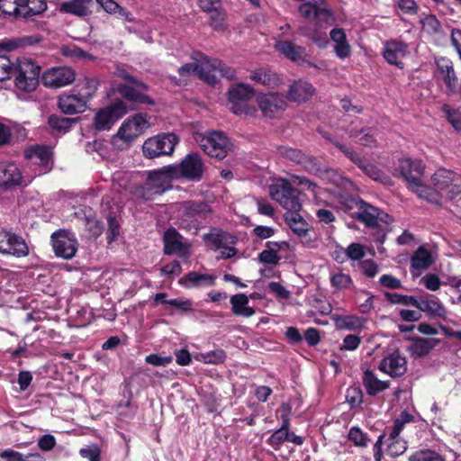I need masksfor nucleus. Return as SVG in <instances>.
I'll use <instances>...</instances> for the list:
<instances>
[{"label": "nucleus", "instance_id": "obj_52", "mask_svg": "<svg viewBox=\"0 0 461 461\" xmlns=\"http://www.w3.org/2000/svg\"><path fill=\"white\" fill-rule=\"evenodd\" d=\"M445 458L433 450L424 449L412 455L409 461H444Z\"/></svg>", "mask_w": 461, "mask_h": 461}, {"label": "nucleus", "instance_id": "obj_18", "mask_svg": "<svg viewBox=\"0 0 461 461\" xmlns=\"http://www.w3.org/2000/svg\"><path fill=\"white\" fill-rule=\"evenodd\" d=\"M212 212L211 206L204 202H197V201H186L184 202L181 205V215L182 219V226L184 228H189V224H185V222L189 219H206Z\"/></svg>", "mask_w": 461, "mask_h": 461}, {"label": "nucleus", "instance_id": "obj_51", "mask_svg": "<svg viewBox=\"0 0 461 461\" xmlns=\"http://www.w3.org/2000/svg\"><path fill=\"white\" fill-rule=\"evenodd\" d=\"M384 297L388 302L393 304L411 305L415 307L417 303L415 297L397 293H384Z\"/></svg>", "mask_w": 461, "mask_h": 461}, {"label": "nucleus", "instance_id": "obj_61", "mask_svg": "<svg viewBox=\"0 0 461 461\" xmlns=\"http://www.w3.org/2000/svg\"><path fill=\"white\" fill-rule=\"evenodd\" d=\"M346 399L351 408L359 406L363 401V394L361 390L357 387L348 388L347 390Z\"/></svg>", "mask_w": 461, "mask_h": 461}, {"label": "nucleus", "instance_id": "obj_50", "mask_svg": "<svg viewBox=\"0 0 461 461\" xmlns=\"http://www.w3.org/2000/svg\"><path fill=\"white\" fill-rule=\"evenodd\" d=\"M330 284L337 290L348 289L353 286V280L349 275L339 272L331 275Z\"/></svg>", "mask_w": 461, "mask_h": 461}, {"label": "nucleus", "instance_id": "obj_39", "mask_svg": "<svg viewBox=\"0 0 461 461\" xmlns=\"http://www.w3.org/2000/svg\"><path fill=\"white\" fill-rule=\"evenodd\" d=\"M92 0H70L61 4L60 11L77 16H86L89 14V5Z\"/></svg>", "mask_w": 461, "mask_h": 461}, {"label": "nucleus", "instance_id": "obj_8", "mask_svg": "<svg viewBox=\"0 0 461 461\" xmlns=\"http://www.w3.org/2000/svg\"><path fill=\"white\" fill-rule=\"evenodd\" d=\"M204 171V164L197 153H189L175 166H170V173L175 177H185L191 181L201 180Z\"/></svg>", "mask_w": 461, "mask_h": 461}, {"label": "nucleus", "instance_id": "obj_7", "mask_svg": "<svg viewBox=\"0 0 461 461\" xmlns=\"http://www.w3.org/2000/svg\"><path fill=\"white\" fill-rule=\"evenodd\" d=\"M178 139L174 133H163L149 138L142 146L143 154L148 158L170 155L177 144Z\"/></svg>", "mask_w": 461, "mask_h": 461}, {"label": "nucleus", "instance_id": "obj_43", "mask_svg": "<svg viewBox=\"0 0 461 461\" xmlns=\"http://www.w3.org/2000/svg\"><path fill=\"white\" fill-rule=\"evenodd\" d=\"M185 281H187L193 286H212L214 285L215 277L212 275L200 274L195 271L189 272L184 277Z\"/></svg>", "mask_w": 461, "mask_h": 461}, {"label": "nucleus", "instance_id": "obj_21", "mask_svg": "<svg viewBox=\"0 0 461 461\" xmlns=\"http://www.w3.org/2000/svg\"><path fill=\"white\" fill-rule=\"evenodd\" d=\"M277 51L283 54L287 59L299 65L308 62L309 55L304 47L294 44L290 41H279L275 44Z\"/></svg>", "mask_w": 461, "mask_h": 461}, {"label": "nucleus", "instance_id": "obj_9", "mask_svg": "<svg viewBox=\"0 0 461 461\" xmlns=\"http://www.w3.org/2000/svg\"><path fill=\"white\" fill-rule=\"evenodd\" d=\"M435 187L453 199L461 194V175L445 168L437 170L431 176Z\"/></svg>", "mask_w": 461, "mask_h": 461}, {"label": "nucleus", "instance_id": "obj_59", "mask_svg": "<svg viewBox=\"0 0 461 461\" xmlns=\"http://www.w3.org/2000/svg\"><path fill=\"white\" fill-rule=\"evenodd\" d=\"M333 145L340 150L356 166L360 164L362 158L354 150L353 148L341 144L337 140L332 141Z\"/></svg>", "mask_w": 461, "mask_h": 461}, {"label": "nucleus", "instance_id": "obj_2", "mask_svg": "<svg viewBox=\"0 0 461 461\" xmlns=\"http://www.w3.org/2000/svg\"><path fill=\"white\" fill-rule=\"evenodd\" d=\"M199 58H194L196 63H186L178 68L181 77L196 73L200 78L209 85L216 84L218 76L232 79L235 77V70L227 67L221 60L209 59L203 54H197Z\"/></svg>", "mask_w": 461, "mask_h": 461}, {"label": "nucleus", "instance_id": "obj_13", "mask_svg": "<svg viewBox=\"0 0 461 461\" xmlns=\"http://www.w3.org/2000/svg\"><path fill=\"white\" fill-rule=\"evenodd\" d=\"M257 102L263 115L268 118L276 117L287 106L286 98L279 93L258 95Z\"/></svg>", "mask_w": 461, "mask_h": 461}, {"label": "nucleus", "instance_id": "obj_11", "mask_svg": "<svg viewBox=\"0 0 461 461\" xmlns=\"http://www.w3.org/2000/svg\"><path fill=\"white\" fill-rule=\"evenodd\" d=\"M0 253L23 258L29 254V248L22 237L12 231L0 229Z\"/></svg>", "mask_w": 461, "mask_h": 461}, {"label": "nucleus", "instance_id": "obj_3", "mask_svg": "<svg viewBox=\"0 0 461 461\" xmlns=\"http://www.w3.org/2000/svg\"><path fill=\"white\" fill-rule=\"evenodd\" d=\"M15 75V86L25 92L36 89L39 84L41 67L30 59H17L13 73Z\"/></svg>", "mask_w": 461, "mask_h": 461}, {"label": "nucleus", "instance_id": "obj_16", "mask_svg": "<svg viewBox=\"0 0 461 461\" xmlns=\"http://www.w3.org/2000/svg\"><path fill=\"white\" fill-rule=\"evenodd\" d=\"M24 156L32 164L39 167V175L46 174L52 168V151L49 147H31L25 150Z\"/></svg>", "mask_w": 461, "mask_h": 461}, {"label": "nucleus", "instance_id": "obj_35", "mask_svg": "<svg viewBox=\"0 0 461 461\" xmlns=\"http://www.w3.org/2000/svg\"><path fill=\"white\" fill-rule=\"evenodd\" d=\"M300 210H291L285 213V220L290 229L298 236H304L308 232V223L299 213Z\"/></svg>", "mask_w": 461, "mask_h": 461}, {"label": "nucleus", "instance_id": "obj_46", "mask_svg": "<svg viewBox=\"0 0 461 461\" xmlns=\"http://www.w3.org/2000/svg\"><path fill=\"white\" fill-rule=\"evenodd\" d=\"M139 135H140L139 130H137V128L134 125H132L131 121L127 119L119 128L116 137L126 142H131L133 140H135Z\"/></svg>", "mask_w": 461, "mask_h": 461}, {"label": "nucleus", "instance_id": "obj_49", "mask_svg": "<svg viewBox=\"0 0 461 461\" xmlns=\"http://www.w3.org/2000/svg\"><path fill=\"white\" fill-rule=\"evenodd\" d=\"M413 420L414 417L411 413L407 411L401 412L399 417L393 422V426L392 428L388 439H395L396 438H399V435L402 430L404 425L406 423L411 422Z\"/></svg>", "mask_w": 461, "mask_h": 461}, {"label": "nucleus", "instance_id": "obj_45", "mask_svg": "<svg viewBox=\"0 0 461 461\" xmlns=\"http://www.w3.org/2000/svg\"><path fill=\"white\" fill-rule=\"evenodd\" d=\"M20 0H0V14L20 19Z\"/></svg>", "mask_w": 461, "mask_h": 461}, {"label": "nucleus", "instance_id": "obj_23", "mask_svg": "<svg viewBox=\"0 0 461 461\" xmlns=\"http://www.w3.org/2000/svg\"><path fill=\"white\" fill-rule=\"evenodd\" d=\"M435 62L448 92L455 93L458 79L454 70L453 62L445 57L436 59Z\"/></svg>", "mask_w": 461, "mask_h": 461}, {"label": "nucleus", "instance_id": "obj_53", "mask_svg": "<svg viewBox=\"0 0 461 461\" xmlns=\"http://www.w3.org/2000/svg\"><path fill=\"white\" fill-rule=\"evenodd\" d=\"M98 87V82L95 78L86 77L79 89L81 95L88 101L95 93Z\"/></svg>", "mask_w": 461, "mask_h": 461}, {"label": "nucleus", "instance_id": "obj_54", "mask_svg": "<svg viewBox=\"0 0 461 461\" xmlns=\"http://www.w3.org/2000/svg\"><path fill=\"white\" fill-rule=\"evenodd\" d=\"M389 440L390 443L387 447L386 453L390 457H397L405 452L407 447L406 442L404 440L401 439L400 438Z\"/></svg>", "mask_w": 461, "mask_h": 461}, {"label": "nucleus", "instance_id": "obj_42", "mask_svg": "<svg viewBox=\"0 0 461 461\" xmlns=\"http://www.w3.org/2000/svg\"><path fill=\"white\" fill-rule=\"evenodd\" d=\"M431 264V255L423 248L418 249L411 259V267L417 270L427 269Z\"/></svg>", "mask_w": 461, "mask_h": 461}, {"label": "nucleus", "instance_id": "obj_31", "mask_svg": "<svg viewBox=\"0 0 461 461\" xmlns=\"http://www.w3.org/2000/svg\"><path fill=\"white\" fill-rule=\"evenodd\" d=\"M47 8L46 0H20V19H32L42 14Z\"/></svg>", "mask_w": 461, "mask_h": 461}, {"label": "nucleus", "instance_id": "obj_40", "mask_svg": "<svg viewBox=\"0 0 461 461\" xmlns=\"http://www.w3.org/2000/svg\"><path fill=\"white\" fill-rule=\"evenodd\" d=\"M41 41L39 35L23 36L17 40H4L0 41V49L6 50H13L19 47L33 46Z\"/></svg>", "mask_w": 461, "mask_h": 461}, {"label": "nucleus", "instance_id": "obj_22", "mask_svg": "<svg viewBox=\"0 0 461 461\" xmlns=\"http://www.w3.org/2000/svg\"><path fill=\"white\" fill-rule=\"evenodd\" d=\"M291 410L290 404L286 402L282 403L278 409L277 413H279V418L282 420V425L278 429L272 433L268 438L270 445L277 446L289 438L288 429L290 425L289 416L291 414Z\"/></svg>", "mask_w": 461, "mask_h": 461}, {"label": "nucleus", "instance_id": "obj_14", "mask_svg": "<svg viewBox=\"0 0 461 461\" xmlns=\"http://www.w3.org/2000/svg\"><path fill=\"white\" fill-rule=\"evenodd\" d=\"M42 83L46 86L59 88L75 80L74 71L68 67L51 68L42 74Z\"/></svg>", "mask_w": 461, "mask_h": 461}, {"label": "nucleus", "instance_id": "obj_19", "mask_svg": "<svg viewBox=\"0 0 461 461\" xmlns=\"http://www.w3.org/2000/svg\"><path fill=\"white\" fill-rule=\"evenodd\" d=\"M408 54V45L405 42L392 40L384 43L383 57L391 65L402 68V59Z\"/></svg>", "mask_w": 461, "mask_h": 461}, {"label": "nucleus", "instance_id": "obj_26", "mask_svg": "<svg viewBox=\"0 0 461 461\" xmlns=\"http://www.w3.org/2000/svg\"><path fill=\"white\" fill-rule=\"evenodd\" d=\"M357 211V218L366 224L367 227H376L379 220V209L364 202L363 200L356 201Z\"/></svg>", "mask_w": 461, "mask_h": 461}, {"label": "nucleus", "instance_id": "obj_10", "mask_svg": "<svg viewBox=\"0 0 461 461\" xmlns=\"http://www.w3.org/2000/svg\"><path fill=\"white\" fill-rule=\"evenodd\" d=\"M127 106L122 100L100 109L95 116L94 125L96 131H108L113 125L127 113Z\"/></svg>", "mask_w": 461, "mask_h": 461}, {"label": "nucleus", "instance_id": "obj_32", "mask_svg": "<svg viewBox=\"0 0 461 461\" xmlns=\"http://www.w3.org/2000/svg\"><path fill=\"white\" fill-rule=\"evenodd\" d=\"M349 138L356 140L357 143L369 148H375L377 146V141L375 138V131L370 128H357L356 126H350L348 129Z\"/></svg>", "mask_w": 461, "mask_h": 461}, {"label": "nucleus", "instance_id": "obj_44", "mask_svg": "<svg viewBox=\"0 0 461 461\" xmlns=\"http://www.w3.org/2000/svg\"><path fill=\"white\" fill-rule=\"evenodd\" d=\"M337 326L340 329L357 330L364 327L365 320L356 315L339 316L336 321Z\"/></svg>", "mask_w": 461, "mask_h": 461}, {"label": "nucleus", "instance_id": "obj_62", "mask_svg": "<svg viewBox=\"0 0 461 461\" xmlns=\"http://www.w3.org/2000/svg\"><path fill=\"white\" fill-rule=\"evenodd\" d=\"M79 453L82 458L88 459L89 461H99L100 459V448L97 445H91L81 448Z\"/></svg>", "mask_w": 461, "mask_h": 461}, {"label": "nucleus", "instance_id": "obj_29", "mask_svg": "<svg viewBox=\"0 0 461 461\" xmlns=\"http://www.w3.org/2000/svg\"><path fill=\"white\" fill-rule=\"evenodd\" d=\"M362 383L366 393L370 396H375L390 387L389 381L380 380L376 375L369 369L364 371Z\"/></svg>", "mask_w": 461, "mask_h": 461}, {"label": "nucleus", "instance_id": "obj_12", "mask_svg": "<svg viewBox=\"0 0 461 461\" xmlns=\"http://www.w3.org/2000/svg\"><path fill=\"white\" fill-rule=\"evenodd\" d=\"M52 247L57 257L64 259L72 258L77 250L76 237L66 230H59L51 236Z\"/></svg>", "mask_w": 461, "mask_h": 461}, {"label": "nucleus", "instance_id": "obj_38", "mask_svg": "<svg viewBox=\"0 0 461 461\" xmlns=\"http://www.w3.org/2000/svg\"><path fill=\"white\" fill-rule=\"evenodd\" d=\"M370 178L378 181L384 185H392V179L389 176L381 171L376 166L367 162L365 159L360 160V164L357 165Z\"/></svg>", "mask_w": 461, "mask_h": 461}, {"label": "nucleus", "instance_id": "obj_17", "mask_svg": "<svg viewBox=\"0 0 461 461\" xmlns=\"http://www.w3.org/2000/svg\"><path fill=\"white\" fill-rule=\"evenodd\" d=\"M378 369L393 378L400 377L407 371L406 357L396 350L380 361Z\"/></svg>", "mask_w": 461, "mask_h": 461}, {"label": "nucleus", "instance_id": "obj_55", "mask_svg": "<svg viewBox=\"0 0 461 461\" xmlns=\"http://www.w3.org/2000/svg\"><path fill=\"white\" fill-rule=\"evenodd\" d=\"M442 111L446 114L447 121L451 123V125L456 130L461 131V113L458 110L453 109L448 104H444L442 106Z\"/></svg>", "mask_w": 461, "mask_h": 461}, {"label": "nucleus", "instance_id": "obj_30", "mask_svg": "<svg viewBox=\"0 0 461 461\" xmlns=\"http://www.w3.org/2000/svg\"><path fill=\"white\" fill-rule=\"evenodd\" d=\"M280 153L287 159L302 165L309 171H314L319 168L316 158L307 156L300 150L292 148H282Z\"/></svg>", "mask_w": 461, "mask_h": 461}, {"label": "nucleus", "instance_id": "obj_64", "mask_svg": "<svg viewBox=\"0 0 461 461\" xmlns=\"http://www.w3.org/2000/svg\"><path fill=\"white\" fill-rule=\"evenodd\" d=\"M424 286L430 291H437L441 285L439 277L435 274H427L421 278Z\"/></svg>", "mask_w": 461, "mask_h": 461}, {"label": "nucleus", "instance_id": "obj_27", "mask_svg": "<svg viewBox=\"0 0 461 461\" xmlns=\"http://www.w3.org/2000/svg\"><path fill=\"white\" fill-rule=\"evenodd\" d=\"M117 91L123 98L130 102L147 104H154L153 100L144 93L146 91L136 85L121 84L118 86Z\"/></svg>", "mask_w": 461, "mask_h": 461}, {"label": "nucleus", "instance_id": "obj_6", "mask_svg": "<svg viewBox=\"0 0 461 461\" xmlns=\"http://www.w3.org/2000/svg\"><path fill=\"white\" fill-rule=\"evenodd\" d=\"M254 89L247 84H237L228 93L230 111L236 114L253 115L256 108L248 104L253 98Z\"/></svg>", "mask_w": 461, "mask_h": 461}, {"label": "nucleus", "instance_id": "obj_57", "mask_svg": "<svg viewBox=\"0 0 461 461\" xmlns=\"http://www.w3.org/2000/svg\"><path fill=\"white\" fill-rule=\"evenodd\" d=\"M210 14V24L216 31H221L224 29L225 14L220 9L215 7L212 11H208Z\"/></svg>", "mask_w": 461, "mask_h": 461}, {"label": "nucleus", "instance_id": "obj_20", "mask_svg": "<svg viewBox=\"0 0 461 461\" xmlns=\"http://www.w3.org/2000/svg\"><path fill=\"white\" fill-rule=\"evenodd\" d=\"M173 177L170 173V166L162 170L149 173L144 188L152 194H161L169 187V178Z\"/></svg>", "mask_w": 461, "mask_h": 461}, {"label": "nucleus", "instance_id": "obj_25", "mask_svg": "<svg viewBox=\"0 0 461 461\" xmlns=\"http://www.w3.org/2000/svg\"><path fill=\"white\" fill-rule=\"evenodd\" d=\"M23 182L22 173L14 163H0V186L12 187Z\"/></svg>", "mask_w": 461, "mask_h": 461}, {"label": "nucleus", "instance_id": "obj_36", "mask_svg": "<svg viewBox=\"0 0 461 461\" xmlns=\"http://www.w3.org/2000/svg\"><path fill=\"white\" fill-rule=\"evenodd\" d=\"M231 311L233 314L242 317H250L255 310L249 306V297L244 294H237L230 297Z\"/></svg>", "mask_w": 461, "mask_h": 461}, {"label": "nucleus", "instance_id": "obj_37", "mask_svg": "<svg viewBox=\"0 0 461 461\" xmlns=\"http://www.w3.org/2000/svg\"><path fill=\"white\" fill-rule=\"evenodd\" d=\"M250 79L268 87H276L281 83V79L276 73L266 68L254 71Z\"/></svg>", "mask_w": 461, "mask_h": 461}, {"label": "nucleus", "instance_id": "obj_34", "mask_svg": "<svg viewBox=\"0 0 461 461\" xmlns=\"http://www.w3.org/2000/svg\"><path fill=\"white\" fill-rule=\"evenodd\" d=\"M438 343L437 339L415 338L409 347L411 357H422L427 356Z\"/></svg>", "mask_w": 461, "mask_h": 461}, {"label": "nucleus", "instance_id": "obj_56", "mask_svg": "<svg viewBox=\"0 0 461 461\" xmlns=\"http://www.w3.org/2000/svg\"><path fill=\"white\" fill-rule=\"evenodd\" d=\"M348 438L354 442L356 446L366 447L371 439L358 427H352L348 432Z\"/></svg>", "mask_w": 461, "mask_h": 461}, {"label": "nucleus", "instance_id": "obj_41", "mask_svg": "<svg viewBox=\"0 0 461 461\" xmlns=\"http://www.w3.org/2000/svg\"><path fill=\"white\" fill-rule=\"evenodd\" d=\"M229 235L221 230H213L203 236L206 246L212 250H220L227 243Z\"/></svg>", "mask_w": 461, "mask_h": 461}, {"label": "nucleus", "instance_id": "obj_28", "mask_svg": "<svg viewBox=\"0 0 461 461\" xmlns=\"http://www.w3.org/2000/svg\"><path fill=\"white\" fill-rule=\"evenodd\" d=\"M315 93L313 86L307 81L294 82L287 92V98L293 102H304L312 97Z\"/></svg>", "mask_w": 461, "mask_h": 461}, {"label": "nucleus", "instance_id": "obj_63", "mask_svg": "<svg viewBox=\"0 0 461 461\" xmlns=\"http://www.w3.org/2000/svg\"><path fill=\"white\" fill-rule=\"evenodd\" d=\"M346 255L352 260H360L365 256V250L361 244L351 243L346 249Z\"/></svg>", "mask_w": 461, "mask_h": 461}, {"label": "nucleus", "instance_id": "obj_1", "mask_svg": "<svg viewBox=\"0 0 461 461\" xmlns=\"http://www.w3.org/2000/svg\"><path fill=\"white\" fill-rule=\"evenodd\" d=\"M424 165L419 159L402 158L399 160L394 175L401 176L410 190L419 197L430 203H438V194L431 187L422 183Z\"/></svg>", "mask_w": 461, "mask_h": 461}, {"label": "nucleus", "instance_id": "obj_15", "mask_svg": "<svg viewBox=\"0 0 461 461\" xmlns=\"http://www.w3.org/2000/svg\"><path fill=\"white\" fill-rule=\"evenodd\" d=\"M164 253L185 257L189 253L190 244L184 240L183 236L175 229H167L163 236Z\"/></svg>", "mask_w": 461, "mask_h": 461}, {"label": "nucleus", "instance_id": "obj_58", "mask_svg": "<svg viewBox=\"0 0 461 461\" xmlns=\"http://www.w3.org/2000/svg\"><path fill=\"white\" fill-rule=\"evenodd\" d=\"M48 123L52 129L67 131L71 127L72 120L53 114L49 117Z\"/></svg>", "mask_w": 461, "mask_h": 461}, {"label": "nucleus", "instance_id": "obj_4", "mask_svg": "<svg viewBox=\"0 0 461 461\" xmlns=\"http://www.w3.org/2000/svg\"><path fill=\"white\" fill-rule=\"evenodd\" d=\"M194 140L208 156L217 159H223L231 148L230 140L221 131H212L207 135L197 133Z\"/></svg>", "mask_w": 461, "mask_h": 461}, {"label": "nucleus", "instance_id": "obj_33", "mask_svg": "<svg viewBox=\"0 0 461 461\" xmlns=\"http://www.w3.org/2000/svg\"><path fill=\"white\" fill-rule=\"evenodd\" d=\"M420 311L426 312L431 317H438L440 319L447 318V310L444 305L438 299H420L417 300L415 305Z\"/></svg>", "mask_w": 461, "mask_h": 461}, {"label": "nucleus", "instance_id": "obj_48", "mask_svg": "<svg viewBox=\"0 0 461 461\" xmlns=\"http://www.w3.org/2000/svg\"><path fill=\"white\" fill-rule=\"evenodd\" d=\"M195 359L205 364L219 365L226 359V354L222 349H216L207 353H200Z\"/></svg>", "mask_w": 461, "mask_h": 461}, {"label": "nucleus", "instance_id": "obj_5", "mask_svg": "<svg viewBox=\"0 0 461 461\" xmlns=\"http://www.w3.org/2000/svg\"><path fill=\"white\" fill-rule=\"evenodd\" d=\"M270 197L278 203L286 212L301 210L299 192L285 179H280L269 186Z\"/></svg>", "mask_w": 461, "mask_h": 461}, {"label": "nucleus", "instance_id": "obj_24", "mask_svg": "<svg viewBox=\"0 0 461 461\" xmlns=\"http://www.w3.org/2000/svg\"><path fill=\"white\" fill-rule=\"evenodd\" d=\"M87 101L80 93L64 95L59 98V107L66 114H76L85 112Z\"/></svg>", "mask_w": 461, "mask_h": 461}, {"label": "nucleus", "instance_id": "obj_60", "mask_svg": "<svg viewBox=\"0 0 461 461\" xmlns=\"http://www.w3.org/2000/svg\"><path fill=\"white\" fill-rule=\"evenodd\" d=\"M14 64L10 60L9 57L0 55V81L9 78L13 73Z\"/></svg>", "mask_w": 461, "mask_h": 461}, {"label": "nucleus", "instance_id": "obj_47", "mask_svg": "<svg viewBox=\"0 0 461 461\" xmlns=\"http://www.w3.org/2000/svg\"><path fill=\"white\" fill-rule=\"evenodd\" d=\"M302 2L303 3L300 5L299 12L304 18L311 19L316 17L324 0H302Z\"/></svg>", "mask_w": 461, "mask_h": 461}]
</instances>
